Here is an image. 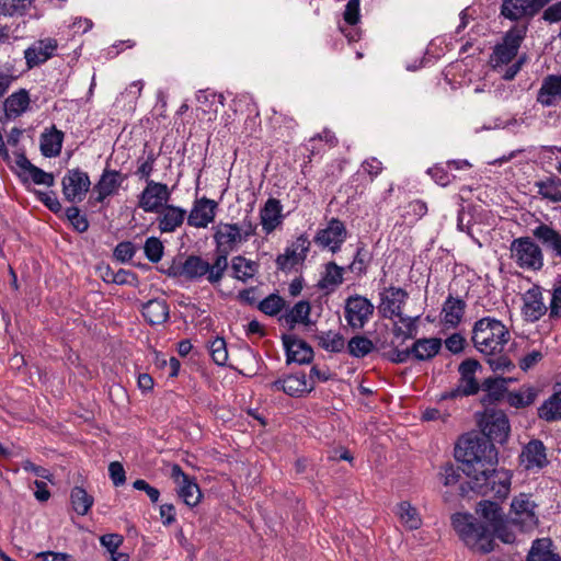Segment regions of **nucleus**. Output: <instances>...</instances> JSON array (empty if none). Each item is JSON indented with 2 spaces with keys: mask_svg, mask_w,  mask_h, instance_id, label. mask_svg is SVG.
I'll return each mask as SVG.
<instances>
[{
  "mask_svg": "<svg viewBox=\"0 0 561 561\" xmlns=\"http://www.w3.org/2000/svg\"><path fill=\"white\" fill-rule=\"evenodd\" d=\"M534 239L552 257L561 259V231L553 228L552 225L538 221V225L531 230Z\"/></svg>",
  "mask_w": 561,
  "mask_h": 561,
  "instance_id": "nucleus-18",
  "label": "nucleus"
},
{
  "mask_svg": "<svg viewBox=\"0 0 561 561\" xmlns=\"http://www.w3.org/2000/svg\"><path fill=\"white\" fill-rule=\"evenodd\" d=\"M70 503L78 515L84 516L92 507L94 499L82 486H75L70 492Z\"/></svg>",
  "mask_w": 561,
  "mask_h": 561,
  "instance_id": "nucleus-45",
  "label": "nucleus"
},
{
  "mask_svg": "<svg viewBox=\"0 0 561 561\" xmlns=\"http://www.w3.org/2000/svg\"><path fill=\"white\" fill-rule=\"evenodd\" d=\"M537 14L534 0H502L501 15L507 20L531 19Z\"/></svg>",
  "mask_w": 561,
  "mask_h": 561,
  "instance_id": "nucleus-24",
  "label": "nucleus"
},
{
  "mask_svg": "<svg viewBox=\"0 0 561 561\" xmlns=\"http://www.w3.org/2000/svg\"><path fill=\"white\" fill-rule=\"evenodd\" d=\"M282 209L280 202L274 197L268 198L263 208L260 211L261 225L265 233L273 232L278 225L282 222Z\"/></svg>",
  "mask_w": 561,
  "mask_h": 561,
  "instance_id": "nucleus-30",
  "label": "nucleus"
},
{
  "mask_svg": "<svg viewBox=\"0 0 561 561\" xmlns=\"http://www.w3.org/2000/svg\"><path fill=\"white\" fill-rule=\"evenodd\" d=\"M311 242L306 233L300 234L295 241L288 245L285 251L302 257L305 261L310 251Z\"/></svg>",
  "mask_w": 561,
  "mask_h": 561,
  "instance_id": "nucleus-58",
  "label": "nucleus"
},
{
  "mask_svg": "<svg viewBox=\"0 0 561 561\" xmlns=\"http://www.w3.org/2000/svg\"><path fill=\"white\" fill-rule=\"evenodd\" d=\"M525 35L526 27H513L505 33L503 42L495 45L490 57L494 70L502 65H508L517 56Z\"/></svg>",
  "mask_w": 561,
  "mask_h": 561,
  "instance_id": "nucleus-8",
  "label": "nucleus"
},
{
  "mask_svg": "<svg viewBox=\"0 0 561 561\" xmlns=\"http://www.w3.org/2000/svg\"><path fill=\"white\" fill-rule=\"evenodd\" d=\"M347 238L345 224L339 218H331L325 228L317 231L313 242L320 248H328L332 253H337Z\"/></svg>",
  "mask_w": 561,
  "mask_h": 561,
  "instance_id": "nucleus-12",
  "label": "nucleus"
},
{
  "mask_svg": "<svg viewBox=\"0 0 561 561\" xmlns=\"http://www.w3.org/2000/svg\"><path fill=\"white\" fill-rule=\"evenodd\" d=\"M153 170H154V164L150 163L149 161H146L145 157L140 156L137 159V169L134 172V174L139 180H145V182L147 183L148 181H152L150 178L152 175Z\"/></svg>",
  "mask_w": 561,
  "mask_h": 561,
  "instance_id": "nucleus-63",
  "label": "nucleus"
},
{
  "mask_svg": "<svg viewBox=\"0 0 561 561\" xmlns=\"http://www.w3.org/2000/svg\"><path fill=\"white\" fill-rule=\"evenodd\" d=\"M427 174L433 179V181L440 185L447 186L449 185L456 176L450 173L447 164L436 163L433 167L427 169Z\"/></svg>",
  "mask_w": 561,
  "mask_h": 561,
  "instance_id": "nucleus-53",
  "label": "nucleus"
},
{
  "mask_svg": "<svg viewBox=\"0 0 561 561\" xmlns=\"http://www.w3.org/2000/svg\"><path fill=\"white\" fill-rule=\"evenodd\" d=\"M144 252L148 261L158 263L164 254V245L157 237H149L145 241Z\"/></svg>",
  "mask_w": 561,
  "mask_h": 561,
  "instance_id": "nucleus-54",
  "label": "nucleus"
},
{
  "mask_svg": "<svg viewBox=\"0 0 561 561\" xmlns=\"http://www.w3.org/2000/svg\"><path fill=\"white\" fill-rule=\"evenodd\" d=\"M359 0H348L343 14L344 21L350 25H356L360 20Z\"/></svg>",
  "mask_w": 561,
  "mask_h": 561,
  "instance_id": "nucleus-62",
  "label": "nucleus"
},
{
  "mask_svg": "<svg viewBox=\"0 0 561 561\" xmlns=\"http://www.w3.org/2000/svg\"><path fill=\"white\" fill-rule=\"evenodd\" d=\"M552 545L550 538L534 540L526 561H561L560 556L552 551Z\"/></svg>",
  "mask_w": 561,
  "mask_h": 561,
  "instance_id": "nucleus-34",
  "label": "nucleus"
},
{
  "mask_svg": "<svg viewBox=\"0 0 561 561\" xmlns=\"http://www.w3.org/2000/svg\"><path fill=\"white\" fill-rule=\"evenodd\" d=\"M397 514L401 522L410 529H417L421 526V518L419 517L417 511L409 502L403 501L399 503Z\"/></svg>",
  "mask_w": 561,
  "mask_h": 561,
  "instance_id": "nucleus-49",
  "label": "nucleus"
},
{
  "mask_svg": "<svg viewBox=\"0 0 561 561\" xmlns=\"http://www.w3.org/2000/svg\"><path fill=\"white\" fill-rule=\"evenodd\" d=\"M227 270L228 268L219 261V259H216L215 256L210 263L204 260L201 255L190 254L182 262V271L184 272V277L187 280H199L205 277L213 286H217L221 283Z\"/></svg>",
  "mask_w": 561,
  "mask_h": 561,
  "instance_id": "nucleus-5",
  "label": "nucleus"
},
{
  "mask_svg": "<svg viewBox=\"0 0 561 561\" xmlns=\"http://www.w3.org/2000/svg\"><path fill=\"white\" fill-rule=\"evenodd\" d=\"M283 346L286 354V363L289 365L296 363L299 365L310 364L313 360V348L304 340L296 335H282Z\"/></svg>",
  "mask_w": 561,
  "mask_h": 561,
  "instance_id": "nucleus-16",
  "label": "nucleus"
},
{
  "mask_svg": "<svg viewBox=\"0 0 561 561\" xmlns=\"http://www.w3.org/2000/svg\"><path fill=\"white\" fill-rule=\"evenodd\" d=\"M304 263L305 260L302 257L293 255L286 251H284L282 254H278L275 259L277 270L285 274L298 272L302 267Z\"/></svg>",
  "mask_w": 561,
  "mask_h": 561,
  "instance_id": "nucleus-48",
  "label": "nucleus"
},
{
  "mask_svg": "<svg viewBox=\"0 0 561 561\" xmlns=\"http://www.w3.org/2000/svg\"><path fill=\"white\" fill-rule=\"evenodd\" d=\"M466 308L467 304L462 298L449 294L442 309L444 325L448 329H456L462 321Z\"/></svg>",
  "mask_w": 561,
  "mask_h": 561,
  "instance_id": "nucleus-25",
  "label": "nucleus"
},
{
  "mask_svg": "<svg viewBox=\"0 0 561 561\" xmlns=\"http://www.w3.org/2000/svg\"><path fill=\"white\" fill-rule=\"evenodd\" d=\"M91 180L88 172L80 168L69 169L61 179V192L65 201L76 204L84 199L90 191Z\"/></svg>",
  "mask_w": 561,
  "mask_h": 561,
  "instance_id": "nucleus-10",
  "label": "nucleus"
},
{
  "mask_svg": "<svg viewBox=\"0 0 561 561\" xmlns=\"http://www.w3.org/2000/svg\"><path fill=\"white\" fill-rule=\"evenodd\" d=\"M213 362L218 366H226L228 360L227 343L224 337L216 336L208 345Z\"/></svg>",
  "mask_w": 561,
  "mask_h": 561,
  "instance_id": "nucleus-51",
  "label": "nucleus"
},
{
  "mask_svg": "<svg viewBox=\"0 0 561 561\" xmlns=\"http://www.w3.org/2000/svg\"><path fill=\"white\" fill-rule=\"evenodd\" d=\"M344 271H347L346 267L337 265L334 261L328 262L324 265V272L318 282V288L333 291L343 283Z\"/></svg>",
  "mask_w": 561,
  "mask_h": 561,
  "instance_id": "nucleus-32",
  "label": "nucleus"
},
{
  "mask_svg": "<svg viewBox=\"0 0 561 561\" xmlns=\"http://www.w3.org/2000/svg\"><path fill=\"white\" fill-rule=\"evenodd\" d=\"M442 345L439 337L416 339L411 345L412 358L417 362L431 360L440 352Z\"/></svg>",
  "mask_w": 561,
  "mask_h": 561,
  "instance_id": "nucleus-28",
  "label": "nucleus"
},
{
  "mask_svg": "<svg viewBox=\"0 0 561 561\" xmlns=\"http://www.w3.org/2000/svg\"><path fill=\"white\" fill-rule=\"evenodd\" d=\"M379 296L380 304L378 309L382 318L392 319L393 317H398L401 322H404L405 320L409 321L407 324V331H403L399 325H394L392 330L393 335L402 336L403 340L415 339L417 334L416 321L419 320V317L410 318L402 313V308L409 297L408 291L401 287L389 286L383 288Z\"/></svg>",
  "mask_w": 561,
  "mask_h": 561,
  "instance_id": "nucleus-2",
  "label": "nucleus"
},
{
  "mask_svg": "<svg viewBox=\"0 0 561 561\" xmlns=\"http://www.w3.org/2000/svg\"><path fill=\"white\" fill-rule=\"evenodd\" d=\"M318 345L330 353H341L345 348V339L340 332L322 331L314 334Z\"/></svg>",
  "mask_w": 561,
  "mask_h": 561,
  "instance_id": "nucleus-41",
  "label": "nucleus"
},
{
  "mask_svg": "<svg viewBox=\"0 0 561 561\" xmlns=\"http://www.w3.org/2000/svg\"><path fill=\"white\" fill-rule=\"evenodd\" d=\"M482 428L481 437H485L493 445L504 444L510 434V421L502 410L486 409L483 420L480 423Z\"/></svg>",
  "mask_w": 561,
  "mask_h": 561,
  "instance_id": "nucleus-11",
  "label": "nucleus"
},
{
  "mask_svg": "<svg viewBox=\"0 0 561 561\" xmlns=\"http://www.w3.org/2000/svg\"><path fill=\"white\" fill-rule=\"evenodd\" d=\"M137 247L131 241H122L113 250V257L121 263H128L135 256Z\"/></svg>",
  "mask_w": 561,
  "mask_h": 561,
  "instance_id": "nucleus-57",
  "label": "nucleus"
},
{
  "mask_svg": "<svg viewBox=\"0 0 561 561\" xmlns=\"http://www.w3.org/2000/svg\"><path fill=\"white\" fill-rule=\"evenodd\" d=\"M33 193L36 199L51 213L57 215L62 210V205L59 202L55 191L43 192L39 190H34Z\"/></svg>",
  "mask_w": 561,
  "mask_h": 561,
  "instance_id": "nucleus-56",
  "label": "nucleus"
},
{
  "mask_svg": "<svg viewBox=\"0 0 561 561\" xmlns=\"http://www.w3.org/2000/svg\"><path fill=\"white\" fill-rule=\"evenodd\" d=\"M373 257V252L368 250L367 245L364 242H358L353 261L346 266V270L357 277H363L367 274Z\"/></svg>",
  "mask_w": 561,
  "mask_h": 561,
  "instance_id": "nucleus-33",
  "label": "nucleus"
},
{
  "mask_svg": "<svg viewBox=\"0 0 561 561\" xmlns=\"http://www.w3.org/2000/svg\"><path fill=\"white\" fill-rule=\"evenodd\" d=\"M214 234V256L228 268L229 267V255L231 252L237 251L239 245L244 242L241 233L240 226L238 224H229L220 221L218 225L213 227Z\"/></svg>",
  "mask_w": 561,
  "mask_h": 561,
  "instance_id": "nucleus-6",
  "label": "nucleus"
},
{
  "mask_svg": "<svg viewBox=\"0 0 561 561\" xmlns=\"http://www.w3.org/2000/svg\"><path fill=\"white\" fill-rule=\"evenodd\" d=\"M477 514H479L486 523L492 526L495 531H499L500 528L503 527V515L502 508L496 502H492L489 500H483L478 503L476 508Z\"/></svg>",
  "mask_w": 561,
  "mask_h": 561,
  "instance_id": "nucleus-37",
  "label": "nucleus"
},
{
  "mask_svg": "<svg viewBox=\"0 0 561 561\" xmlns=\"http://www.w3.org/2000/svg\"><path fill=\"white\" fill-rule=\"evenodd\" d=\"M171 198V190L161 182L148 181L145 188L138 195V207L145 213H157Z\"/></svg>",
  "mask_w": 561,
  "mask_h": 561,
  "instance_id": "nucleus-13",
  "label": "nucleus"
},
{
  "mask_svg": "<svg viewBox=\"0 0 561 561\" xmlns=\"http://www.w3.org/2000/svg\"><path fill=\"white\" fill-rule=\"evenodd\" d=\"M480 385L474 376H460L459 383L456 388L445 391L439 396V401L453 400L459 397H468L478 393Z\"/></svg>",
  "mask_w": 561,
  "mask_h": 561,
  "instance_id": "nucleus-38",
  "label": "nucleus"
},
{
  "mask_svg": "<svg viewBox=\"0 0 561 561\" xmlns=\"http://www.w3.org/2000/svg\"><path fill=\"white\" fill-rule=\"evenodd\" d=\"M526 296L527 300L523 307V312L527 320L531 322L538 321L547 312L541 293L539 289L533 288L527 291Z\"/></svg>",
  "mask_w": 561,
  "mask_h": 561,
  "instance_id": "nucleus-36",
  "label": "nucleus"
},
{
  "mask_svg": "<svg viewBox=\"0 0 561 561\" xmlns=\"http://www.w3.org/2000/svg\"><path fill=\"white\" fill-rule=\"evenodd\" d=\"M218 209V203L206 196L195 198L187 215V225L194 228H207L214 222Z\"/></svg>",
  "mask_w": 561,
  "mask_h": 561,
  "instance_id": "nucleus-15",
  "label": "nucleus"
},
{
  "mask_svg": "<svg viewBox=\"0 0 561 561\" xmlns=\"http://www.w3.org/2000/svg\"><path fill=\"white\" fill-rule=\"evenodd\" d=\"M510 250L512 259L522 268L538 271L543 266L542 249L534 237L514 239Z\"/></svg>",
  "mask_w": 561,
  "mask_h": 561,
  "instance_id": "nucleus-7",
  "label": "nucleus"
},
{
  "mask_svg": "<svg viewBox=\"0 0 561 561\" xmlns=\"http://www.w3.org/2000/svg\"><path fill=\"white\" fill-rule=\"evenodd\" d=\"M141 314L150 325L162 324L169 319V304L162 298L150 299L142 304Z\"/></svg>",
  "mask_w": 561,
  "mask_h": 561,
  "instance_id": "nucleus-27",
  "label": "nucleus"
},
{
  "mask_svg": "<svg viewBox=\"0 0 561 561\" xmlns=\"http://www.w3.org/2000/svg\"><path fill=\"white\" fill-rule=\"evenodd\" d=\"M538 194L552 203L561 202V179L550 175L545 180L535 183Z\"/></svg>",
  "mask_w": 561,
  "mask_h": 561,
  "instance_id": "nucleus-43",
  "label": "nucleus"
},
{
  "mask_svg": "<svg viewBox=\"0 0 561 561\" xmlns=\"http://www.w3.org/2000/svg\"><path fill=\"white\" fill-rule=\"evenodd\" d=\"M455 458L462 463L461 471L468 477L466 484H460V495L473 491L480 495L494 494L505 499L511 490V474L497 470V449L485 437L477 434L461 435L455 447Z\"/></svg>",
  "mask_w": 561,
  "mask_h": 561,
  "instance_id": "nucleus-1",
  "label": "nucleus"
},
{
  "mask_svg": "<svg viewBox=\"0 0 561 561\" xmlns=\"http://www.w3.org/2000/svg\"><path fill=\"white\" fill-rule=\"evenodd\" d=\"M31 103L30 93L26 89H19L10 94L3 102L4 119L10 121L20 117L28 110Z\"/></svg>",
  "mask_w": 561,
  "mask_h": 561,
  "instance_id": "nucleus-26",
  "label": "nucleus"
},
{
  "mask_svg": "<svg viewBox=\"0 0 561 561\" xmlns=\"http://www.w3.org/2000/svg\"><path fill=\"white\" fill-rule=\"evenodd\" d=\"M471 340L479 352L492 355L503 351L510 332L501 320L484 317L474 322Z\"/></svg>",
  "mask_w": 561,
  "mask_h": 561,
  "instance_id": "nucleus-3",
  "label": "nucleus"
},
{
  "mask_svg": "<svg viewBox=\"0 0 561 561\" xmlns=\"http://www.w3.org/2000/svg\"><path fill=\"white\" fill-rule=\"evenodd\" d=\"M34 0H0V14L4 16H23L33 5Z\"/></svg>",
  "mask_w": 561,
  "mask_h": 561,
  "instance_id": "nucleus-47",
  "label": "nucleus"
},
{
  "mask_svg": "<svg viewBox=\"0 0 561 561\" xmlns=\"http://www.w3.org/2000/svg\"><path fill=\"white\" fill-rule=\"evenodd\" d=\"M232 277L247 283L259 271V263L244 257L243 255H236L231 260Z\"/></svg>",
  "mask_w": 561,
  "mask_h": 561,
  "instance_id": "nucleus-39",
  "label": "nucleus"
},
{
  "mask_svg": "<svg viewBox=\"0 0 561 561\" xmlns=\"http://www.w3.org/2000/svg\"><path fill=\"white\" fill-rule=\"evenodd\" d=\"M156 214H158L157 222L161 233L174 232L183 225L185 218L187 219V213L184 208L169 203Z\"/></svg>",
  "mask_w": 561,
  "mask_h": 561,
  "instance_id": "nucleus-21",
  "label": "nucleus"
},
{
  "mask_svg": "<svg viewBox=\"0 0 561 561\" xmlns=\"http://www.w3.org/2000/svg\"><path fill=\"white\" fill-rule=\"evenodd\" d=\"M374 310L375 306L368 298L358 294L347 297L344 305V317L347 325L353 331L364 329L374 314Z\"/></svg>",
  "mask_w": 561,
  "mask_h": 561,
  "instance_id": "nucleus-9",
  "label": "nucleus"
},
{
  "mask_svg": "<svg viewBox=\"0 0 561 561\" xmlns=\"http://www.w3.org/2000/svg\"><path fill=\"white\" fill-rule=\"evenodd\" d=\"M286 306V301L278 294H271L260 301L257 308L266 316L278 314Z\"/></svg>",
  "mask_w": 561,
  "mask_h": 561,
  "instance_id": "nucleus-50",
  "label": "nucleus"
},
{
  "mask_svg": "<svg viewBox=\"0 0 561 561\" xmlns=\"http://www.w3.org/2000/svg\"><path fill=\"white\" fill-rule=\"evenodd\" d=\"M111 283L136 287L139 284V277L133 271L119 268L115 274H111Z\"/></svg>",
  "mask_w": 561,
  "mask_h": 561,
  "instance_id": "nucleus-59",
  "label": "nucleus"
},
{
  "mask_svg": "<svg viewBox=\"0 0 561 561\" xmlns=\"http://www.w3.org/2000/svg\"><path fill=\"white\" fill-rule=\"evenodd\" d=\"M14 154L15 164L20 169V171H16V175L23 184L31 180L34 184L37 185H46L48 187L55 185V176L53 173L46 172L33 164L23 151L15 152Z\"/></svg>",
  "mask_w": 561,
  "mask_h": 561,
  "instance_id": "nucleus-14",
  "label": "nucleus"
},
{
  "mask_svg": "<svg viewBox=\"0 0 561 561\" xmlns=\"http://www.w3.org/2000/svg\"><path fill=\"white\" fill-rule=\"evenodd\" d=\"M536 100L545 107L556 106L561 101V75L545 77Z\"/></svg>",
  "mask_w": 561,
  "mask_h": 561,
  "instance_id": "nucleus-23",
  "label": "nucleus"
},
{
  "mask_svg": "<svg viewBox=\"0 0 561 561\" xmlns=\"http://www.w3.org/2000/svg\"><path fill=\"white\" fill-rule=\"evenodd\" d=\"M288 311L298 320L300 324L307 327L308 330L314 325V322L310 319L311 305L308 300H300L296 302Z\"/></svg>",
  "mask_w": 561,
  "mask_h": 561,
  "instance_id": "nucleus-52",
  "label": "nucleus"
},
{
  "mask_svg": "<svg viewBox=\"0 0 561 561\" xmlns=\"http://www.w3.org/2000/svg\"><path fill=\"white\" fill-rule=\"evenodd\" d=\"M314 389V383H309L304 373L297 375L286 376L285 387L283 392L290 397H300L304 393H310Z\"/></svg>",
  "mask_w": 561,
  "mask_h": 561,
  "instance_id": "nucleus-40",
  "label": "nucleus"
},
{
  "mask_svg": "<svg viewBox=\"0 0 561 561\" xmlns=\"http://www.w3.org/2000/svg\"><path fill=\"white\" fill-rule=\"evenodd\" d=\"M440 476L445 485H455L461 477L460 469L451 462L442 467Z\"/></svg>",
  "mask_w": 561,
  "mask_h": 561,
  "instance_id": "nucleus-61",
  "label": "nucleus"
},
{
  "mask_svg": "<svg viewBox=\"0 0 561 561\" xmlns=\"http://www.w3.org/2000/svg\"><path fill=\"white\" fill-rule=\"evenodd\" d=\"M541 11V20L545 21L546 23L554 24L561 22V0H556V2H551Z\"/></svg>",
  "mask_w": 561,
  "mask_h": 561,
  "instance_id": "nucleus-60",
  "label": "nucleus"
},
{
  "mask_svg": "<svg viewBox=\"0 0 561 561\" xmlns=\"http://www.w3.org/2000/svg\"><path fill=\"white\" fill-rule=\"evenodd\" d=\"M537 415L540 420L552 423L561 421V389L554 391L537 409Z\"/></svg>",
  "mask_w": 561,
  "mask_h": 561,
  "instance_id": "nucleus-35",
  "label": "nucleus"
},
{
  "mask_svg": "<svg viewBox=\"0 0 561 561\" xmlns=\"http://www.w3.org/2000/svg\"><path fill=\"white\" fill-rule=\"evenodd\" d=\"M539 394V389L533 386L523 387L520 391L507 392L506 399L511 407L524 409L531 405Z\"/></svg>",
  "mask_w": 561,
  "mask_h": 561,
  "instance_id": "nucleus-42",
  "label": "nucleus"
},
{
  "mask_svg": "<svg viewBox=\"0 0 561 561\" xmlns=\"http://www.w3.org/2000/svg\"><path fill=\"white\" fill-rule=\"evenodd\" d=\"M520 462L527 470H541L548 466L547 448L542 440L530 439L522 449Z\"/></svg>",
  "mask_w": 561,
  "mask_h": 561,
  "instance_id": "nucleus-19",
  "label": "nucleus"
},
{
  "mask_svg": "<svg viewBox=\"0 0 561 561\" xmlns=\"http://www.w3.org/2000/svg\"><path fill=\"white\" fill-rule=\"evenodd\" d=\"M345 347L352 357L364 358L375 350V344L367 336L356 334L348 340Z\"/></svg>",
  "mask_w": 561,
  "mask_h": 561,
  "instance_id": "nucleus-44",
  "label": "nucleus"
},
{
  "mask_svg": "<svg viewBox=\"0 0 561 561\" xmlns=\"http://www.w3.org/2000/svg\"><path fill=\"white\" fill-rule=\"evenodd\" d=\"M127 179V174H123L118 170L105 168L99 181L93 186V191L96 193L94 202L104 203L107 197L117 194L119 187Z\"/></svg>",
  "mask_w": 561,
  "mask_h": 561,
  "instance_id": "nucleus-17",
  "label": "nucleus"
},
{
  "mask_svg": "<svg viewBox=\"0 0 561 561\" xmlns=\"http://www.w3.org/2000/svg\"><path fill=\"white\" fill-rule=\"evenodd\" d=\"M451 525L460 539L470 549L486 554L494 550V540L488 527L469 513H455Z\"/></svg>",
  "mask_w": 561,
  "mask_h": 561,
  "instance_id": "nucleus-4",
  "label": "nucleus"
},
{
  "mask_svg": "<svg viewBox=\"0 0 561 561\" xmlns=\"http://www.w3.org/2000/svg\"><path fill=\"white\" fill-rule=\"evenodd\" d=\"M58 43L55 38H44L35 42L32 46L24 50V58L27 69H33L54 56Z\"/></svg>",
  "mask_w": 561,
  "mask_h": 561,
  "instance_id": "nucleus-20",
  "label": "nucleus"
},
{
  "mask_svg": "<svg viewBox=\"0 0 561 561\" xmlns=\"http://www.w3.org/2000/svg\"><path fill=\"white\" fill-rule=\"evenodd\" d=\"M108 474L115 486H121L126 481V472L119 461H112L108 466Z\"/></svg>",
  "mask_w": 561,
  "mask_h": 561,
  "instance_id": "nucleus-64",
  "label": "nucleus"
},
{
  "mask_svg": "<svg viewBox=\"0 0 561 561\" xmlns=\"http://www.w3.org/2000/svg\"><path fill=\"white\" fill-rule=\"evenodd\" d=\"M64 141V133L53 125L46 128L39 138V149L45 158L58 157L61 152Z\"/></svg>",
  "mask_w": 561,
  "mask_h": 561,
  "instance_id": "nucleus-29",
  "label": "nucleus"
},
{
  "mask_svg": "<svg viewBox=\"0 0 561 561\" xmlns=\"http://www.w3.org/2000/svg\"><path fill=\"white\" fill-rule=\"evenodd\" d=\"M507 379L505 378H486L482 382V389L485 394L481 398L483 405L489 407L501 401L507 393Z\"/></svg>",
  "mask_w": 561,
  "mask_h": 561,
  "instance_id": "nucleus-31",
  "label": "nucleus"
},
{
  "mask_svg": "<svg viewBox=\"0 0 561 561\" xmlns=\"http://www.w3.org/2000/svg\"><path fill=\"white\" fill-rule=\"evenodd\" d=\"M65 216L77 232L83 233L88 231L89 220L85 215L80 214V209L77 206L66 208Z\"/></svg>",
  "mask_w": 561,
  "mask_h": 561,
  "instance_id": "nucleus-55",
  "label": "nucleus"
},
{
  "mask_svg": "<svg viewBox=\"0 0 561 561\" xmlns=\"http://www.w3.org/2000/svg\"><path fill=\"white\" fill-rule=\"evenodd\" d=\"M178 494L190 507L196 506L203 496L199 485L194 477L179 485Z\"/></svg>",
  "mask_w": 561,
  "mask_h": 561,
  "instance_id": "nucleus-46",
  "label": "nucleus"
},
{
  "mask_svg": "<svg viewBox=\"0 0 561 561\" xmlns=\"http://www.w3.org/2000/svg\"><path fill=\"white\" fill-rule=\"evenodd\" d=\"M536 507L537 504L530 500L528 494L520 493L518 496H515L511 503V511L515 515L512 517V522L537 525L538 517L535 512Z\"/></svg>",
  "mask_w": 561,
  "mask_h": 561,
  "instance_id": "nucleus-22",
  "label": "nucleus"
}]
</instances>
